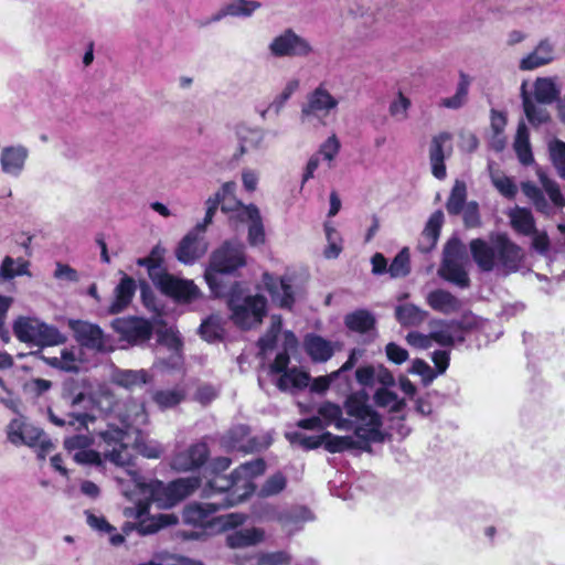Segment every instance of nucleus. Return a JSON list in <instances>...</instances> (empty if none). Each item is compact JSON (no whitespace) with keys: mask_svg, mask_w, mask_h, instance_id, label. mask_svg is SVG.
Returning a JSON list of instances; mask_svg holds the SVG:
<instances>
[{"mask_svg":"<svg viewBox=\"0 0 565 565\" xmlns=\"http://www.w3.org/2000/svg\"><path fill=\"white\" fill-rule=\"evenodd\" d=\"M13 332L21 342L40 348L60 345L66 342V337L56 327L36 318H18L13 324Z\"/></svg>","mask_w":565,"mask_h":565,"instance_id":"nucleus-7","label":"nucleus"},{"mask_svg":"<svg viewBox=\"0 0 565 565\" xmlns=\"http://www.w3.org/2000/svg\"><path fill=\"white\" fill-rule=\"evenodd\" d=\"M210 451L205 443H196L186 450L177 454L172 459V467L179 471H189L202 467Z\"/></svg>","mask_w":565,"mask_h":565,"instance_id":"nucleus-23","label":"nucleus"},{"mask_svg":"<svg viewBox=\"0 0 565 565\" xmlns=\"http://www.w3.org/2000/svg\"><path fill=\"white\" fill-rule=\"evenodd\" d=\"M184 395L179 390H160L153 394V401L160 408H170L177 406L183 399Z\"/></svg>","mask_w":565,"mask_h":565,"instance_id":"nucleus-54","label":"nucleus"},{"mask_svg":"<svg viewBox=\"0 0 565 565\" xmlns=\"http://www.w3.org/2000/svg\"><path fill=\"white\" fill-rule=\"evenodd\" d=\"M287 437L292 444H299L302 448L316 449L320 447L323 443V437L321 436H307L302 433H292L288 434Z\"/></svg>","mask_w":565,"mask_h":565,"instance_id":"nucleus-60","label":"nucleus"},{"mask_svg":"<svg viewBox=\"0 0 565 565\" xmlns=\"http://www.w3.org/2000/svg\"><path fill=\"white\" fill-rule=\"evenodd\" d=\"M93 405H95L104 413H110L115 409L117 399L108 388H100L99 392L93 397Z\"/></svg>","mask_w":565,"mask_h":565,"instance_id":"nucleus-57","label":"nucleus"},{"mask_svg":"<svg viewBox=\"0 0 565 565\" xmlns=\"http://www.w3.org/2000/svg\"><path fill=\"white\" fill-rule=\"evenodd\" d=\"M29 149L22 145L4 147L0 156L2 172L18 178L24 170Z\"/></svg>","mask_w":565,"mask_h":565,"instance_id":"nucleus-25","label":"nucleus"},{"mask_svg":"<svg viewBox=\"0 0 565 565\" xmlns=\"http://www.w3.org/2000/svg\"><path fill=\"white\" fill-rule=\"evenodd\" d=\"M555 60V44L550 39H542L532 52L521 58V71H533L545 66Z\"/></svg>","mask_w":565,"mask_h":565,"instance_id":"nucleus-24","label":"nucleus"},{"mask_svg":"<svg viewBox=\"0 0 565 565\" xmlns=\"http://www.w3.org/2000/svg\"><path fill=\"white\" fill-rule=\"evenodd\" d=\"M338 100L323 86L319 85L307 96L306 103L301 108L302 119L308 117L327 116L338 107Z\"/></svg>","mask_w":565,"mask_h":565,"instance_id":"nucleus-21","label":"nucleus"},{"mask_svg":"<svg viewBox=\"0 0 565 565\" xmlns=\"http://www.w3.org/2000/svg\"><path fill=\"white\" fill-rule=\"evenodd\" d=\"M469 246L473 260L482 271L497 270L509 275L521 268L524 258L523 249L504 234L497 235L490 242L475 238Z\"/></svg>","mask_w":565,"mask_h":565,"instance_id":"nucleus-2","label":"nucleus"},{"mask_svg":"<svg viewBox=\"0 0 565 565\" xmlns=\"http://www.w3.org/2000/svg\"><path fill=\"white\" fill-rule=\"evenodd\" d=\"M62 397L73 408L88 409L93 405V396L86 394L74 381L64 384Z\"/></svg>","mask_w":565,"mask_h":565,"instance_id":"nucleus-39","label":"nucleus"},{"mask_svg":"<svg viewBox=\"0 0 565 565\" xmlns=\"http://www.w3.org/2000/svg\"><path fill=\"white\" fill-rule=\"evenodd\" d=\"M287 476L281 471L270 475L258 490V497L270 498L280 494L287 487Z\"/></svg>","mask_w":565,"mask_h":565,"instance_id":"nucleus-47","label":"nucleus"},{"mask_svg":"<svg viewBox=\"0 0 565 565\" xmlns=\"http://www.w3.org/2000/svg\"><path fill=\"white\" fill-rule=\"evenodd\" d=\"M513 147L522 164L529 166L534 161L529 139V130L524 122H520L518 126Z\"/></svg>","mask_w":565,"mask_h":565,"instance_id":"nucleus-41","label":"nucleus"},{"mask_svg":"<svg viewBox=\"0 0 565 565\" xmlns=\"http://www.w3.org/2000/svg\"><path fill=\"white\" fill-rule=\"evenodd\" d=\"M68 327L73 331L75 341L82 348L97 353L114 350L111 338L98 324L70 319Z\"/></svg>","mask_w":565,"mask_h":565,"instance_id":"nucleus-14","label":"nucleus"},{"mask_svg":"<svg viewBox=\"0 0 565 565\" xmlns=\"http://www.w3.org/2000/svg\"><path fill=\"white\" fill-rule=\"evenodd\" d=\"M8 439L15 446L25 445L34 448L40 459H44L54 448L53 443L42 429L20 419H13L9 424Z\"/></svg>","mask_w":565,"mask_h":565,"instance_id":"nucleus-11","label":"nucleus"},{"mask_svg":"<svg viewBox=\"0 0 565 565\" xmlns=\"http://www.w3.org/2000/svg\"><path fill=\"white\" fill-rule=\"evenodd\" d=\"M202 337L207 341H214L221 337L222 328L215 319L209 318L200 326Z\"/></svg>","mask_w":565,"mask_h":565,"instance_id":"nucleus-64","label":"nucleus"},{"mask_svg":"<svg viewBox=\"0 0 565 565\" xmlns=\"http://www.w3.org/2000/svg\"><path fill=\"white\" fill-rule=\"evenodd\" d=\"M537 177L542 189L531 181L521 183L522 192L531 201L535 210L545 215L551 214L552 207L548 204L544 192L548 195L554 206L559 209L564 207L565 196L562 194L558 183L555 180L548 178L546 173L542 171L537 172Z\"/></svg>","mask_w":565,"mask_h":565,"instance_id":"nucleus-9","label":"nucleus"},{"mask_svg":"<svg viewBox=\"0 0 565 565\" xmlns=\"http://www.w3.org/2000/svg\"><path fill=\"white\" fill-rule=\"evenodd\" d=\"M548 151L558 177L565 180V142L558 139L551 141Z\"/></svg>","mask_w":565,"mask_h":565,"instance_id":"nucleus-52","label":"nucleus"},{"mask_svg":"<svg viewBox=\"0 0 565 565\" xmlns=\"http://www.w3.org/2000/svg\"><path fill=\"white\" fill-rule=\"evenodd\" d=\"M451 140L449 132H440L433 137L429 146V161L431 173L438 180L446 178V167L444 163L446 157V146Z\"/></svg>","mask_w":565,"mask_h":565,"instance_id":"nucleus-26","label":"nucleus"},{"mask_svg":"<svg viewBox=\"0 0 565 565\" xmlns=\"http://www.w3.org/2000/svg\"><path fill=\"white\" fill-rule=\"evenodd\" d=\"M443 223L444 213L440 210L435 211L428 218L418 241L417 247L422 253H429L436 246Z\"/></svg>","mask_w":565,"mask_h":565,"instance_id":"nucleus-32","label":"nucleus"},{"mask_svg":"<svg viewBox=\"0 0 565 565\" xmlns=\"http://www.w3.org/2000/svg\"><path fill=\"white\" fill-rule=\"evenodd\" d=\"M431 341H435L441 347H450L455 342H463V331L459 321H443L439 320L434 323L430 331Z\"/></svg>","mask_w":565,"mask_h":565,"instance_id":"nucleus-27","label":"nucleus"},{"mask_svg":"<svg viewBox=\"0 0 565 565\" xmlns=\"http://www.w3.org/2000/svg\"><path fill=\"white\" fill-rule=\"evenodd\" d=\"M411 106V100L402 93L390 105V114L397 120H405L407 118V110Z\"/></svg>","mask_w":565,"mask_h":565,"instance_id":"nucleus-61","label":"nucleus"},{"mask_svg":"<svg viewBox=\"0 0 565 565\" xmlns=\"http://www.w3.org/2000/svg\"><path fill=\"white\" fill-rule=\"evenodd\" d=\"M322 445H324V448L332 454L343 451L354 445L353 438L349 436L340 437L334 436L331 433H324L322 434Z\"/></svg>","mask_w":565,"mask_h":565,"instance_id":"nucleus-55","label":"nucleus"},{"mask_svg":"<svg viewBox=\"0 0 565 565\" xmlns=\"http://www.w3.org/2000/svg\"><path fill=\"white\" fill-rule=\"evenodd\" d=\"M177 518L170 514H160L158 518H148L139 521L136 525L127 523L122 531L125 534H128L130 531L136 529L141 535H149L158 532L160 529L175 524Z\"/></svg>","mask_w":565,"mask_h":565,"instance_id":"nucleus-35","label":"nucleus"},{"mask_svg":"<svg viewBox=\"0 0 565 565\" xmlns=\"http://www.w3.org/2000/svg\"><path fill=\"white\" fill-rule=\"evenodd\" d=\"M209 499H211L210 502L186 505L182 513L183 522L194 526H205L214 521L212 515L215 512L239 503V498H234V493H214Z\"/></svg>","mask_w":565,"mask_h":565,"instance_id":"nucleus-10","label":"nucleus"},{"mask_svg":"<svg viewBox=\"0 0 565 565\" xmlns=\"http://www.w3.org/2000/svg\"><path fill=\"white\" fill-rule=\"evenodd\" d=\"M291 559L292 557L288 552L276 551L262 553L258 557V563L262 565H289Z\"/></svg>","mask_w":565,"mask_h":565,"instance_id":"nucleus-59","label":"nucleus"},{"mask_svg":"<svg viewBox=\"0 0 565 565\" xmlns=\"http://www.w3.org/2000/svg\"><path fill=\"white\" fill-rule=\"evenodd\" d=\"M313 51L310 41L296 33L291 28H287L274 36L268 44V52L275 58H307Z\"/></svg>","mask_w":565,"mask_h":565,"instance_id":"nucleus-12","label":"nucleus"},{"mask_svg":"<svg viewBox=\"0 0 565 565\" xmlns=\"http://www.w3.org/2000/svg\"><path fill=\"white\" fill-rule=\"evenodd\" d=\"M507 215L511 226L518 233L530 236L535 232V220L530 209L515 206Z\"/></svg>","mask_w":565,"mask_h":565,"instance_id":"nucleus-36","label":"nucleus"},{"mask_svg":"<svg viewBox=\"0 0 565 565\" xmlns=\"http://www.w3.org/2000/svg\"><path fill=\"white\" fill-rule=\"evenodd\" d=\"M288 364L289 355L284 351L276 355L274 362L269 366L270 373H281L276 383L277 387L281 392L300 391L307 387L310 383V375L297 367L288 370Z\"/></svg>","mask_w":565,"mask_h":565,"instance_id":"nucleus-16","label":"nucleus"},{"mask_svg":"<svg viewBox=\"0 0 565 565\" xmlns=\"http://www.w3.org/2000/svg\"><path fill=\"white\" fill-rule=\"evenodd\" d=\"M250 224L248 226V243L252 246H258L265 243V230L259 210L256 205H252L245 211Z\"/></svg>","mask_w":565,"mask_h":565,"instance_id":"nucleus-42","label":"nucleus"},{"mask_svg":"<svg viewBox=\"0 0 565 565\" xmlns=\"http://www.w3.org/2000/svg\"><path fill=\"white\" fill-rule=\"evenodd\" d=\"M128 426L129 424L124 422V427L108 426L106 430L99 433V437L104 443L111 447L110 450L105 451V458L117 466L128 465L131 460L130 450L124 444Z\"/></svg>","mask_w":565,"mask_h":565,"instance_id":"nucleus-17","label":"nucleus"},{"mask_svg":"<svg viewBox=\"0 0 565 565\" xmlns=\"http://www.w3.org/2000/svg\"><path fill=\"white\" fill-rule=\"evenodd\" d=\"M249 433L246 425L234 426L223 436L222 444L230 450L245 454L257 451L263 445L255 437H249Z\"/></svg>","mask_w":565,"mask_h":565,"instance_id":"nucleus-22","label":"nucleus"},{"mask_svg":"<svg viewBox=\"0 0 565 565\" xmlns=\"http://www.w3.org/2000/svg\"><path fill=\"white\" fill-rule=\"evenodd\" d=\"M345 327L358 333H366L375 327V317L365 309H359L344 317Z\"/></svg>","mask_w":565,"mask_h":565,"instance_id":"nucleus-40","label":"nucleus"},{"mask_svg":"<svg viewBox=\"0 0 565 565\" xmlns=\"http://www.w3.org/2000/svg\"><path fill=\"white\" fill-rule=\"evenodd\" d=\"M467 198V188L463 181L457 180L451 189L450 195L446 203L449 214L458 215L465 207Z\"/></svg>","mask_w":565,"mask_h":565,"instance_id":"nucleus-48","label":"nucleus"},{"mask_svg":"<svg viewBox=\"0 0 565 565\" xmlns=\"http://www.w3.org/2000/svg\"><path fill=\"white\" fill-rule=\"evenodd\" d=\"M110 379L114 384L126 390H135L149 382L148 372L145 370L116 369L113 371Z\"/></svg>","mask_w":565,"mask_h":565,"instance_id":"nucleus-34","label":"nucleus"},{"mask_svg":"<svg viewBox=\"0 0 565 565\" xmlns=\"http://www.w3.org/2000/svg\"><path fill=\"white\" fill-rule=\"evenodd\" d=\"M247 257L245 245L239 242L226 241L210 256L209 267L205 271V280L216 297L225 296V287L220 281L223 274H234L245 267Z\"/></svg>","mask_w":565,"mask_h":565,"instance_id":"nucleus-6","label":"nucleus"},{"mask_svg":"<svg viewBox=\"0 0 565 565\" xmlns=\"http://www.w3.org/2000/svg\"><path fill=\"white\" fill-rule=\"evenodd\" d=\"M427 316L426 310L413 303H404L395 308V318L403 327H417L426 320Z\"/></svg>","mask_w":565,"mask_h":565,"instance_id":"nucleus-38","label":"nucleus"},{"mask_svg":"<svg viewBox=\"0 0 565 565\" xmlns=\"http://www.w3.org/2000/svg\"><path fill=\"white\" fill-rule=\"evenodd\" d=\"M374 399L379 406L387 407L394 413L401 412L405 406V402L401 399L396 393L385 387L376 391Z\"/></svg>","mask_w":565,"mask_h":565,"instance_id":"nucleus-50","label":"nucleus"},{"mask_svg":"<svg viewBox=\"0 0 565 565\" xmlns=\"http://www.w3.org/2000/svg\"><path fill=\"white\" fill-rule=\"evenodd\" d=\"M347 417L342 416L339 405L327 402L319 406L318 414L326 425H334L339 430L353 431L360 444L381 443L384 434L381 430V416L356 395H350L344 403ZM361 448L364 446L360 445Z\"/></svg>","mask_w":565,"mask_h":565,"instance_id":"nucleus-1","label":"nucleus"},{"mask_svg":"<svg viewBox=\"0 0 565 565\" xmlns=\"http://www.w3.org/2000/svg\"><path fill=\"white\" fill-rule=\"evenodd\" d=\"M299 81L291 79L289 81L281 93L277 95L274 100L268 106V109L263 111L262 117H265L267 111H274L275 115H279L282 108L285 107L287 100L291 97V95L298 89Z\"/></svg>","mask_w":565,"mask_h":565,"instance_id":"nucleus-51","label":"nucleus"},{"mask_svg":"<svg viewBox=\"0 0 565 565\" xmlns=\"http://www.w3.org/2000/svg\"><path fill=\"white\" fill-rule=\"evenodd\" d=\"M164 255L166 248L158 244L147 257L138 258L136 263L147 268L150 279L162 294L183 301L196 299L199 288L192 280L170 275L163 267Z\"/></svg>","mask_w":565,"mask_h":565,"instance_id":"nucleus-3","label":"nucleus"},{"mask_svg":"<svg viewBox=\"0 0 565 565\" xmlns=\"http://www.w3.org/2000/svg\"><path fill=\"white\" fill-rule=\"evenodd\" d=\"M136 288V281L124 274L119 284L114 289V300L108 308V312L110 315H117L124 311L131 302Z\"/></svg>","mask_w":565,"mask_h":565,"instance_id":"nucleus-29","label":"nucleus"},{"mask_svg":"<svg viewBox=\"0 0 565 565\" xmlns=\"http://www.w3.org/2000/svg\"><path fill=\"white\" fill-rule=\"evenodd\" d=\"M50 420L58 426H66L68 429L73 428L79 434L70 436L64 439V447L68 451L87 449L93 445V438L88 434H82L81 431H88V423H93L95 417L87 413H79L77 415H70V419L65 420L56 416L52 411L49 412Z\"/></svg>","mask_w":565,"mask_h":565,"instance_id":"nucleus-15","label":"nucleus"},{"mask_svg":"<svg viewBox=\"0 0 565 565\" xmlns=\"http://www.w3.org/2000/svg\"><path fill=\"white\" fill-rule=\"evenodd\" d=\"M266 462L263 459H255L242 463L230 477L216 476L207 482L202 490L204 498H210L214 493H234V498H239V502L250 495L255 486L252 479L264 473Z\"/></svg>","mask_w":565,"mask_h":565,"instance_id":"nucleus-5","label":"nucleus"},{"mask_svg":"<svg viewBox=\"0 0 565 565\" xmlns=\"http://www.w3.org/2000/svg\"><path fill=\"white\" fill-rule=\"evenodd\" d=\"M200 482L198 477L180 478L169 484L152 480L143 484V492L148 493L149 499L157 502L159 507L171 508L193 493L200 487Z\"/></svg>","mask_w":565,"mask_h":565,"instance_id":"nucleus-8","label":"nucleus"},{"mask_svg":"<svg viewBox=\"0 0 565 565\" xmlns=\"http://www.w3.org/2000/svg\"><path fill=\"white\" fill-rule=\"evenodd\" d=\"M73 459L79 465H90L95 467L103 466V459L98 451L92 449H82V451H76L74 454Z\"/></svg>","mask_w":565,"mask_h":565,"instance_id":"nucleus-62","label":"nucleus"},{"mask_svg":"<svg viewBox=\"0 0 565 565\" xmlns=\"http://www.w3.org/2000/svg\"><path fill=\"white\" fill-rule=\"evenodd\" d=\"M30 263L23 258H12L6 256L0 266V277L4 280H11L17 276H31L29 271Z\"/></svg>","mask_w":565,"mask_h":565,"instance_id":"nucleus-44","label":"nucleus"},{"mask_svg":"<svg viewBox=\"0 0 565 565\" xmlns=\"http://www.w3.org/2000/svg\"><path fill=\"white\" fill-rule=\"evenodd\" d=\"M263 284L266 291L270 295L271 301L282 309H291L296 291L290 276L277 277L269 273L263 275Z\"/></svg>","mask_w":565,"mask_h":565,"instance_id":"nucleus-18","label":"nucleus"},{"mask_svg":"<svg viewBox=\"0 0 565 565\" xmlns=\"http://www.w3.org/2000/svg\"><path fill=\"white\" fill-rule=\"evenodd\" d=\"M463 256L465 249L460 239H449L444 248L443 263L438 270L441 278L460 288H467L470 284L468 274L462 266Z\"/></svg>","mask_w":565,"mask_h":565,"instance_id":"nucleus-13","label":"nucleus"},{"mask_svg":"<svg viewBox=\"0 0 565 565\" xmlns=\"http://www.w3.org/2000/svg\"><path fill=\"white\" fill-rule=\"evenodd\" d=\"M559 90L550 77H539L534 83V96L541 104H551L558 98Z\"/></svg>","mask_w":565,"mask_h":565,"instance_id":"nucleus-45","label":"nucleus"},{"mask_svg":"<svg viewBox=\"0 0 565 565\" xmlns=\"http://www.w3.org/2000/svg\"><path fill=\"white\" fill-rule=\"evenodd\" d=\"M226 6L230 17L249 18L262 7V3L254 0H232Z\"/></svg>","mask_w":565,"mask_h":565,"instance_id":"nucleus-49","label":"nucleus"},{"mask_svg":"<svg viewBox=\"0 0 565 565\" xmlns=\"http://www.w3.org/2000/svg\"><path fill=\"white\" fill-rule=\"evenodd\" d=\"M265 532L258 527L242 529L227 535L226 543L231 548H242L260 543Z\"/></svg>","mask_w":565,"mask_h":565,"instance_id":"nucleus-37","label":"nucleus"},{"mask_svg":"<svg viewBox=\"0 0 565 565\" xmlns=\"http://www.w3.org/2000/svg\"><path fill=\"white\" fill-rule=\"evenodd\" d=\"M111 327L121 339L134 344L148 341L153 330L150 321L138 317L117 318Z\"/></svg>","mask_w":565,"mask_h":565,"instance_id":"nucleus-19","label":"nucleus"},{"mask_svg":"<svg viewBox=\"0 0 565 565\" xmlns=\"http://www.w3.org/2000/svg\"><path fill=\"white\" fill-rule=\"evenodd\" d=\"M303 347L307 354L315 362H326L334 354V343L318 334H308Z\"/></svg>","mask_w":565,"mask_h":565,"instance_id":"nucleus-31","label":"nucleus"},{"mask_svg":"<svg viewBox=\"0 0 565 565\" xmlns=\"http://www.w3.org/2000/svg\"><path fill=\"white\" fill-rule=\"evenodd\" d=\"M491 181L494 188L507 199H514L518 193V186L513 180L507 175L491 174Z\"/></svg>","mask_w":565,"mask_h":565,"instance_id":"nucleus-56","label":"nucleus"},{"mask_svg":"<svg viewBox=\"0 0 565 565\" xmlns=\"http://www.w3.org/2000/svg\"><path fill=\"white\" fill-rule=\"evenodd\" d=\"M221 194L216 193L214 198L207 199L206 204V213L202 222H199L194 228L202 233L203 235L206 232L207 226L212 223L213 216L216 212L217 206L221 204Z\"/></svg>","mask_w":565,"mask_h":565,"instance_id":"nucleus-58","label":"nucleus"},{"mask_svg":"<svg viewBox=\"0 0 565 565\" xmlns=\"http://www.w3.org/2000/svg\"><path fill=\"white\" fill-rule=\"evenodd\" d=\"M313 520L312 512L302 505L292 507L277 514V521L288 535H292L303 527V524Z\"/></svg>","mask_w":565,"mask_h":565,"instance_id":"nucleus-28","label":"nucleus"},{"mask_svg":"<svg viewBox=\"0 0 565 565\" xmlns=\"http://www.w3.org/2000/svg\"><path fill=\"white\" fill-rule=\"evenodd\" d=\"M340 150V142L335 135L330 136L321 146L316 154L323 157L324 160L331 162Z\"/></svg>","mask_w":565,"mask_h":565,"instance_id":"nucleus-63","label":"nucleus"},{"mask_svg":"<svg viewBox=\"0 0 565 565\" xmlns=\"http://www.w3.org/2000/svg\"><path fill=\"white\" fill-rule=\"evenodd\" d=\"M522 103L525 116L533 126H540L550 120V114L546 108L536 105L525 90V84L522 85Z\"/></svg>","mask_w":565,"mask_h":565,"instance_id":"nucleus-43","label":"nucleus"},{"mask_svg":"<svg viewBox=\"0 0 565 565\" xmlns=\"http://www.w3.org/2000/svg\"><path fill=\"white\" fill-rule=\"evenodd\" d=\"M239 156L265 148L266 132L259 128L239 127L236 131Z\"/></svg>","mask_w":565,"mask_h":565,"instance_id":"nucleus-33","label":"nucleus"},{"mask_svg":"<svg viewBox=\"0 0 565 565\" xmlns=\"http://www.w3.org/2000/svg\"><path fill=\"white\" fill-rule=\"evenodd\" d=\"M227 296V307L233 323L242 330L258 327L267 315V299L265 296L248 294L239 282H234Z\"/></svg>","mask_w":565,"mask_h":565,"instance_id":"nucleus-4","label":"nucleus"},{"mask_svg":"<svg viewBox=\"0 0 565 565\" xmlns=\"http://www.w3.org/2000/svg\"><path fill=\"white\" fill-rule=\"evenodd\" d=\"M411 271L408 248H403L392 260L387 273L392 278L405 277Z\"/></svg>","mask_w":565,"mask_h":565,"instance_id":"nucleus-53","label":"nucleus"},{"mask_svg":"<svg viewBox=\"0 0 565 565\" xmlns=\"http://www.w3.org/2000/svg\"><path fill=\"white\" fill-rule=\"evenodd\" d=\"M469 86H470V79H469L468 75L460 73L456 94L451 97L443 98L439 103V106L449 108V109L461 108L467 103Z\"/></svg>","mask_w":565,"mask_h":565,"instance_id":"nucleus-46","label":"nucleus"},{"mask_svg":"<svg viewBox=\"0 0 565 565\" xmlns=\"http://www.w3.org/2000/svg\"><path fill=\"white\" fill-rule=\"evenodd\" d=\"M426 302L433 310L444 315L458 312L462 307L461 301L445 289H435L428 292Z\"/></svg>","mask_w":565,"mask_h":565,"instance_id":"nucleus-30","label":"nucleus"},{"mask_svg":"<svg viewBox=\"0 0 565 565\" xmlns=\"http://www.w3.org/2000/svg\"><path fill=\"white\" fill-rule=\"evenodd\" d=\"M207 250V242L202 233L194 227L189 231L175 248L177 259L185 265L194 264Z\"/></svg>","mask_w":565,"mask_h":565,"instance_id":"nucleus-20","label":"nucleus"}]
</instances>
